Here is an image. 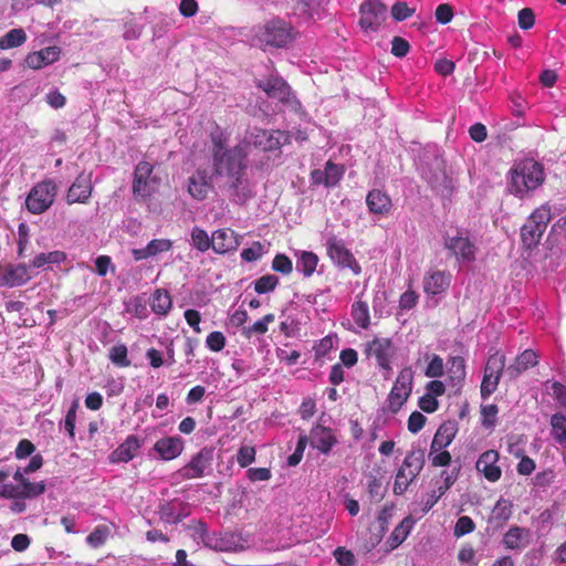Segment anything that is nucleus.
<instances>
[{
    "label": "nucleus",
    "instance_id": "1",
    "mask_svg": "<svg viewBox=\"0 0 566 566\" xmlns=\"http://www.w3.org/2000/svg\"><path fill=\"white\" fill-rule=\"evenodd\" d=\"M248 144L240 143L222 155L216 154L212 157L213 175L224 179L226 186L237 192L243 184L244 170L247 168Z\"/></svg>",
    "mask_w": 566,
    "mask_h": 566
},
{
    "label": "nucleus",
    "instance_id": "2",
    "mask_svg": "<svg viewBox=\"0 0 566 566\" xmlns=\"http://www.w3.org/2000/svg\"><path fill=\"white\" fill-rule=\"evenodd\" d=\"M510 192L520 198L537 189L545 180L543 165L533 159H526L516 164L510 170Z\"/></svg>",
    "mask_w": 566,
    "mask_h": 566
},
{
    "label": "nucleus",
    "instance_id": "3",
    "mask_svg": "<svg viewBox=\"0 0 566 566\" xmlns=\"http://www.w3.org/2000/svg\"><path fill=\"white\" fill-rule=\"evenodd\" d=\"M293 28L281 19L268 21L259 28L254 40L263 49L266 46L283 48L293 41Z\"/></svg>",
    "mask_w": 566,
    "mask_h": 566
},
{
    "label": "nucleus",
    "instance_id": "4",
    "mask_svg": "<svg viewBox=\"0 0 566 566\" xmlns=\"http://www.w3.org/2000/svg\"><path fill=\"white\" fill-rule=\"evenodd\" d=\"M551 218L552 213L548 205H542L536 208L528 217L526 223L521 229L522 243L526 249L531 250L539 243Z\"/></svg>",
    "mask_w": 566,
    "mask_h": 566
},
{
    "label": "nucleus",
    "instance_id": "5",
    "mask_svg": "<svg viewBox=\"0 0 566 566\" xmlns=\"http://www.w3.org/2000/svg\"><path fill=\"white\" fill-rule=\"evenodd\" d=\"M423 465L424 452L421 449L408 452L396 473L394 493L396 495H402L407 491L408 486L420 474Z\"/></svg>",
    "mask_w": 566,
    "mask_h": 566
},
{
    "label": "nucleus",
    "instance_id": "6",
    "mask_svg": "<svg viewBox=\"0 0 566 566\" xmlns=\"http://www.w3.org/2000/svg\"><path fill=\"white\" fill-rule=\"evenodd\" d=\"M56 186L51 180H44L31 188L25 199L27 209L33 214L46 211L53 203Z\"/></svg>",
    "mask_w": 566,
    "mask_h": 566
},
{
    "label": "nucleus",
    "instance_id": "7",
    "mask_svg": "<svg viewBox=\"0 0 566 566\" xmlns=\"http://www.w3.org/2000/svg\"><path fill=\"white\" fill-rule=\"evenodd\" d=\"M154 166L148 161H139L134 170L133 193L136 199L145 200L156 190L159 179L153 176Z\"/></svg>",
    "mask_w": 566,
    "mask_h": 566
},
{
    "label": "nucleus",
    "instance_id": "8",
    "mask_svg": "<svg viewBox=\"0 0 566 566\" xmlns=\"http://www.w3.org/2000/svg\"><path fill=\"white\" fill-rule=\"evenodd\" d=\"M413 373L410 367L402 368L388 395V410L397 413L412 391Z\"/></svg>",
    "mask_w": 566,
    "mask_h": 566
},
{
    "label": "nucleus",
    "instance_id": "9",
    "mask_svg": "<svg viewBox=\"0 0 566 566\" xmlns=\"http://www.w3.org/2000/svg\"><path fill=\"white\" fill-rule=\"evenodd\" d=\"M504 367L505 356L502 353L495 352L488 358L480 389L483 399L489 398L496 390Z\"/></svg>",
    "mask_w": 566,
    "mask_h": 566
},
{
    "label": "nucleus",
    "instance_id": "10",
    "mask_svg": "<svg viewBox=\"0 0 566 566\" xmlns=\"http://www.w3.org/2000/svg\"><path fill=\"white\" fill-rule=\"evenodd\" d=\"M359 25L364 31L377 32L387 19V7L380 0H365L359 6Z\"/></svg>",
    "mask_w": 566,
    "mask_h": 566
},
{
    "label": "nucleus",
    "instance_id": "11",
    "mask_svg": "<svg viewBox=\"0 0 566 566\" xmlns=\"http://www.w3.org/2000/svg\"><path fill=\"white\" fill-rule=\"evenodd\" d=\"M213 460V451L202 448L190 461L181 467L175 474L182 481L200 479L210 470Z\"/></svg>",
    "mask_w": 566,
    "mask_h": 566
},
{
    "label": "nucleus",
    "instance_id": "12",
    "mask_svg": "<svg viewBox=\"0 0 566 566\" xmlns=\"http://www.w3.org/2000/svg\"><path fill=\"white\" fill-rule=\"evenodd\" d=\"M327 255L339 268L350 269L355 274L360 273V266L354 254L346 248L345 242L332 235L326 241Z\"/></svg>",
    "mask_w": 566,
    "mask_h": 566
},
{
    "label": "nucleus",
    "instance_id": "13",
    "mask_svg": "<svg viewBox=\"0 0 566 566\" xmlns=\"http://www.w3.org/2000/svg\"><path fill=\"white\" fill-rule=\"evenodd\" d=\"M395 352L396 349L392 340L387 337H375L365 346V354L368 357H375L379 368L387 373L391 370L390 360L394 357Z\"/></svg>",
    "mask_w": 566,
    "mask_h": 566
},
{
    "label": "nucleus",
    "instance_id": "14",
    "mask_svg": "<svg viewBox=\"0 0 566 566\" xmlns=\"http://www.w3.org/2000/svg\"><path fill=\"white\" fill-rule=\"evenodd\" d=\"M30 280L31 275L24 263H6L0 265V286H22Z\"/></svg>",
    "mask_w": 566,
    "mask_h": 566
},
{
    "label": "nucleus",
    "instance_id": "15",
    "mask_svg": "<svg viewBox=\"0 0 566 566\" xmlns=\"http://www.w3.org/2000/svg\"><path fill=\"white\" fill-rule=\"evenodd\" d=\"M290 143V135L283 130L260 129L253 135V144L262 151H273Z\"/></svg>",
    "mask_w": 566,
    "mask_h": 566
},
{
    "label": "nucleus",
    "instance_id": "16",
    "mask_svg": "<svg viewBox=\"0 0 566 566\" xmlns=\"http://www.w3.org/2000/svg\"><path fill=\"white\" fill-rule=\"evenodd\" d=\"M212 250L218 254L235 251L240 244L239 235L229 228L218 229L211 235Z\"/></svg>",
    "mask_w": 566,
    "mask_h": 566
},
{
    "label": "nucleus",
    "instance_id": "17",
    "mask_svg": "<svg viewBox=\"0 0 566 566\" xmlns=\"http://www.w3.org/2000/svg\"><path fill=\"white\" fill-rule=\"evenodd\" d=\"M61 50L59 46H46L40 51L30 52L24 59V65L28 69L40 70L60 59Z\"/></svg>",
    "mask_w": 566,
    "mask_h": 566
},
{
    "label": "nucleus",
    "instance_id": "18",
    "mask_svg": "<svg viewBox=\"0 0 566 566\" xmlns=\"http://www.w3.org/2000/svg\"><path fill=\"white\" fill-rule=\"evenodd\" d=\"M499 458L500 455L497 451L488 450L483 452L476 461V470L490 482H496L501 479L502 470L496 464Z\"/></svg>",
    "mask_w": 566,
    "mask_h": 566
},
{
    "label": "nucleus",
    "instance_id": "19",
    "mask_svg": "<svg viewBox=\"0 0 566 566\" xmlns=\"http://www.w3.org/2000/svg\"><path fill=\"white\" fill-rule=\"evenodd\" d=\"M185 449L184 440L180 437H165L156 441L154 451L164 461L178 458Z\"/></svg>",
    "mask_w": 566,
    "mask_h": 566
},
{
    "label": "nucleus",
    "instance_id": "20",
    "mask_svg": "<svg viewBox=\"0 0 566 566\" xmlns=\"http://www.w3.org/2000/svg\"><path fill=\"white\" fill-rule=\"evenodd\" d=\"M211 176L205 169H197L189 178L188 192L196 200H203L212 191Z\"/></svg>",
    "mask_w": 566,
    "mask_h": 566
},
{
    "label": "nucleus",
    "instance_id": "21",
    "mask_svg": "<svg viewBox=\"0 0 566 566\" xmlns=\"http://www.w3.org/2000/svg\"><path fill=\"white\" fill-rule=\"evenodd\" d=\"M256 86L262 90L270 98L286 101L290 95V86L281 77L271 75L264 80H259Z\"/></svg>",
    "mask_w": 566,
    "mask_h": 566
},
{
    "label": "nucleus",
    "instance_id": "22",
    "mask_svg": "<svg viewBox=\"0 0 566 566\" xmlns=\"http://www.w3.org/2000/svg\"><path fill=\"white\" fill-rule=\"evenodd\" d=\"M444 245L459 261L471 262L475 259V247L467 237L448 238Z\"/></svg>",
    "mask_w": 566,
    "mask_h": 566
},
{
    "label": "nucleus",
    "instance_id": "23",
    "mask_svg": "<svg viewBox=\"0 0 566 566\" xmlns=\"http://www.w3.org/2000/svg\"><path fill=\"white\" fill-rule=\"evenodd\" d=\"M451 282V274L447 271L434 270L424 275L423 291L430 295L446 292Z\"/></svg>",
    "mask_w": 566,
    "mask_h": 566
},
{
    "label": "nucleus",
    "instance_id": "24",
    "mask_svg": "<svg viewBox=\"0 0 566 566\" xmlns=\"http://www.w3.org/2000/svg\"><path fill=\"white\" fill-rule=\"evenodd\" d=\"M531 543V531L521 526H512L503 535V545L506 549L523 551Z\"/></svg>",
    "mask_w": 566,
    "mask_h": 566
},
{
    "label": "nucleus",
    "instance_id": "25",
    "mask_svg": "<svg viewBox=\"0 0 566 566\" xmlns=\"http://www.w3.org/2000/svg\"><path fill=\"white\" fill-rule=\"evenodd\" d=\"M366 205L370 213L378 216L389 214L392 208L390 196L380 189H373L367 193Z\"/></svg>",
    "mask_w": 566,
    "mask_h": 566
},
{
    "label": "nucleus",
    "instance_id": "26",
    "mask_svg": "<svg viewBox=\"0 0 566 566\" xmlns=\"http://www.w3.org/2000/svg\"><path fill=\"white\" fill-rule=\"evenodd\" d=\"M142 443L137 436H128L111 454L112 462H129L136 457Z\"/></svg>",
    "mask_w": 566,
    "mask_h": 566
},
{
    "label": "nucleus",
    "instance_id": "27",
    "mask_svg": "<svg viewBox=\"0 0 566 566\" xmlns=\"http://www.w3.org/2000/svg\"><path fill=\"white\" fill-rule=\"evenodd\" d=\"M457 433V427L453 422H444L442 423L433 439L430 446V455H432L434 452H438L448 446L451 444Z\"/></svg>",
    "mask_w": 566,
    "mask_h": 566
},
{
    "label": "nucleus",
    "instance_id": "28",
    "mask_svg": "<svg viewBox=\"0 0 566 566\" xmlns=\"http://www.w3.org/2000/svg\"><path fill=\"white\" fill-rule=\"evenodd\" d=\"M311 443L322 453L327 454L336 443V438L332 431L322 426H317L312 430Z\"/></svg>",
    "mask_w": 566,
    "mask_h": 566
},
{
    "label": "nucleus",
    "instance_id": "29",
    "mask_svg": "<svg viewBox=\"0 0 566 566\" xmlns=\"http://www.w3.org/2000/svg\"><path fill=\"white\" fill-rule=\"evenodd\" d=\"M537 355L532 349H525L520 356H517L512 365L507 367V374L511 378H516L523 371L537 365Z\"/></svg>",
    "mask_w": 566,
    "mask_h": 566
},
{
    "label": "nucleus",
    "instance_id": "30",
    "mask_svg": "<svg viewBox=\"0 0 566 566\" xmlns=\"http://www.w3.org/2000/svg\"><path fill=\"white\" fill-rule=\"evenodd\" d=\"M149 305L155 314L166 316L172 307V300L169 292L165 289L155 290L149 298Z\"/></svg>",
    "mask_w": 566,
    "mask_h": 566
},
{
    "label": "nucleus",
    "instance_id": "31",
    "mask_svg": "<svg viewBox=\"0 0 566 566\" xmlns=\"http://www.w3.org/2000/svg\"><path fill=\"white\" fill-rule=\"evenodd\" d=\"M412 526L413 521L411 517L403 518L400 524L394 528L392 533L387 538L386 545L388 546V549L392 551L401 545L408 537Z\"/></svg>",
    "mask_w": 566,
    "mask_h": 566
},
{
    "label": "nucleus",
    "instance_id": "32",
    "mask_svg": "<svg viewBox=\"0 0 566 566\" xmlns=\"http://www.w3.org/2000/svg\"><path fill=\"white\" fill-rule=\"evenodd\" d=\"M352 317L356 325L363 329H367L370 325L369 306L367 302L361 301L358 296L352 305Z\"/></svg>",
    "mask_w": 566,
    "mask_h": 566
},
{
    "label": "nucleus",
    "instance_id": "33",
    "mask_svg": "<svg viewBox=\"0 0 566 566\" xmlns=\"http://www.w3.org/2000/svg\"><path fill=\"white\" fill-rule=\"evenodd\" d=\"M318 256L312 251H302L296 260V270L305 277H310L316 271Z\"/></svg>",
    "mask_w": 566,
    "mask_h": 566
},
{
    "label": "nucleus",
    "instance_id": "34",
    "mask_svg": "<svg viewBox=\"0 0 566 566\" xmlns=\"http://www.w3.org/2000/svg\"><path fill=\"white\" fill-rule=\"evenodd\" d=\"M27 33L23 29H11L0 38V50H9L21 46L27 41Z\"/></svg>",
    "mask_w": 566,
    "mask_h": 566
},
{
    "label": "nucleus",
    "instance_id": "35",
    "mask_svg": "<svg viewBox=\"0 0 566 566\" xmlns=\"http://www.w3.org/2000/svg\"><path fill=\"white\" fill-rule=\"evenodd\" d=\"M448 375L454 386L464 380L465 361L463 357L453 356L448 360Z\"/></svg>",
    "mask_w": 566,
    "mask_h": 566
},
{
    "label": "nucleus",
    "instance_id": "36",
    "mask_svg": "<svg viewBox=\"0 0 566 566\" xmlns=\"http://www.w3.org/2000/svg\"><path fill=\"white\" fill-rule=\"evenodd\" d=\"M92 193L91 180L85 176H78L73 181V202H85Z\"/></svg>",
    "mask_w": 566,
    "mask_h": 566
},
{
    "label": "nucleus",
    "instance_id": "37",
    "mask_svg": "<svg viewBox=\"0 0 566 566\" xmlns=\"http://www.w3.org/2000/svg\"><path fill=\"white\" fill-rule=\"evenodd\" d=\"M67 255L63 251H52L40 253L31 261V266L35 269L43 268L46 264H60L66 260Z\"/></svg>",
    "mask_w": 566,
    "mask_h": 566
},
{
    "label": "nucleus",
    "instance_id": "38",
    "mask_svg": "<svg viewBox=\"0 0 566 566\" xmlns=\"http://www.w3.org/2000/svg\"><path fill=\"white\" fill-rule=\"evenodd\" d=\"M512 503L509 500H499L492 511V520L497 522V525H504L512 516Z\"/></svg>",
    "mask_w": 566,
    "mask_h": 566
},
{
    "label": "nucleus",
    "instance_id": "39",
    "mask_svg": "<svg viewBox=\"0 0 566 566\" xmlns=\"http://www.w3.org/2000/svg\"><path fill=\"white\" fill-rule=\"evenodd\" d=\"M552 436L559 444L566 442V417L563 413H554L551 418Z\"/></svg>",
    "mask_w": 566,
    "mask_h": 566
},
{
    "label": "nucleus",
    "instance_id": "40",
    "mask_svg": "<svg viewBox=\"0 0 566 566\" xmlns=\"http://www.w3.org/2000/svg\"><path fill=\"white\" fill-rule=\"evenodd\" d=\"M210 139L212 143L211 155L214 157L216 154L222 155L228 153L231 148L227 147L228 136L227 134L217 126L210 134Z\"/></svg>",
    "mask_w": 566,
    "mask_h": 566
},
{
    "label": "nucleus",
    "instance_id": "41",
    "mask_svg": "<svg viewBox=\"0 0 566 566\" xmlns=\"http://www.w3.org/2000/svg\"><path fill=\"white\" fill-rule=\"evenodd\" d=\"M433 188L443 197H451L455 190V180L442 171L441 177L436 176Z\"/></svg>",
    "mask_w": 566,
    "mask_h": 566
},
{
    "label": "nucleus",
    "instance_id": "42",
    "mask_svg": "<svg viewBox=\"0 0 566 566\" xmlns=\"http://www.w3.org/2000/svg\"><path fill=\"white\" fill-rule=\"evenodd\" d=\"M191 243L200 252H206L210 248L212 249L211 237L199 227H195L191 231Z\"/></svg>",
    "mask_w": 566,
    "mask_h": 566
},
{
    "label": "nucleus",
    "instance_id": "43",
    "mask_svg": "<svg viewBox=\"0 0 566 566\" xmlns=\"http://www.w3.org/2000/svg\"><path fill=\"white\" fill-rule=\"evenodd\" d=\"M280 280L274 274H265L254 282V291L258 294H265L272 292L279 285Z\"/></svg>",
    "mask_w": 566,
    "mask_h": 566
},
{
    "label": "nucleus",
    "instance_id": "44",
    "mask_svg": "<svg viewBox=\"0 0 566 566\" xmlns=\"http://www.w3.org/2000/svg\"><path fill=\"white\" fill-rule=\"evenodd\" d=\"M325 172L327 179V188H333L340 181L345 170L343 166L328 160L325 164Z\"/></svg>",
    "mask_w": 566,
    "mask_h": 566
},
{
    "label": "nucleus",
    "instance_id": "45",
    "mask_svg": "<svg viewBox=\"0 0 566 566\" xmlns=\"http://www.w3.org/2000/svg\"><path fill=\"white\" fill-rule=\"evenodd\" d=\"M274 314L270 313L264 315L261 319L256 321L253 325L244 328L243 334L251 337L253 334L263 335L268 332V325L274 322Z\"/></svg>",
    "mask_w": 566,
    "mask_h": 566
},
{
    "label": "nucleus",
    "instance_id": "46",
    "mask_svg": "<svg viewBox=\"0 0 566 566\" xmlns=\"http://www.w3.org/2000/svg\"><path fill=\"white\" fill-rule=\"evenodd\" d=\"M127 347L124 344L115 345L109 352L111 361L118 367H128L130 360L127 357Z\"/></svg>",
    "mask_w": 566,
    "mask_h": 566
},
{
    "label": "nucleus",
    "instance_id": "47",
    "mask_svg": "<svg viewBox=\"0 0 566 566\" xmlns=\"http://www.w3.org/2000/svg\"><path fill=\"white\" fill-rule=\"evenodd\" d=\"M18 488L21 493L20 499L34 497L45 491V484L43 482L32 483L28 479L23 484L18 485Z\"/></svg>",
    "mask_w": 566,
    "mask_h": 566
},
{
    "label": "nucleus",
    "instance_id": "48",
    "mask_svg": "<svg viewBox=\"0 0 566 566\" xmlns=\"http://www.w3.org/2000/svg\"><path fill=\"white\" fill-rule=\"evenodd\" d=\"M30 243V228L27 223L21 222L18 226V256L23 258L25 255L27 248Z\"/></svg>",
    "mask_w": 566,
    "mask_h": 566
},
{
    "label": "nucleus",
    "instance_id": "49",
    "mask_svg": "<svg viewBox=\"0 0 566 566\" xmlns=\"http://www.w3.org/2000/svg\"><path fill=\"white\" fill-rule=\"evenodd\" d=\"M272 270L289 275L293 271L292 260L284 253H277L272 261Z\"/></svg>",
    "mask_w": 566,
    "mask_h": 566
},
{
    "label": "nucleus",
    "instance_id": "50",
    "mask_svg": "<svg viewBox=\"0 0 566 566\" xmlns=\"http://www.w3.org/2000/svg\"><path fill=\"white\" fill-rule=\"evenodd\" d=\"M256 449L252 446H241L237 452V462L241 468H248L255 461Z\"/></svg>",
    "mask_w": 566,
    "mask_h": 566
},
{
    "label": "nucleus",
    "instance_id": "51",
    "mask_svg": "<svg viewBox=\"0 0 566 566\" xmlns=\"http://www.w3.org/2000/svg\"><path fill=\"white\" fill-rule=\"evenodd\" d=\"M497 413L499 408L494 403L481 406L482 426L486 429L493 428L496 423Z\"/></svg>",
    "mask_w": 566,
    "mask_h": 566
},
{
    "label": "nucleus",
    "instance_id": "52",
    "mask_svg": "<svg viewBox=\"0 0 566 566\" xmlns=\"http://www.w3.org/2000/svg\"><path fill=\"white\" fill-rule=\"evenodd\" d=\"M416 12V8H410L407 2L397 1L391 7V17L396 21H403L412 17Z\"/></svg>",
    "mask_w": 566,
    "mask_h": 566
},
{
    "label": "nucleus",
    "instance_id": "53",
    "mask_svg": "<svg viewBox=\"0 0 566 566\" xmlns=\"http://www.w3.org/2000/svg\"><path fill=\"white\" fill-rule=\"evenodd\" d=\"M108 534V527L105 525H99L86 537V542L94 548L99 547L105 543Z\"/></svg>",
    "mask_w": 566,
    "mask_h": 566
},
{
    "label": "nucleus",
    "instance_id": "54",
    "mask_svg": "<svg viewBox=\"0 0 566 566\" xmlns=\"http://www.w3.org/2000/svg\"><path fill=\"white\" fill-rule=\"evenodd\" d=\"M264 253V247L260 241H254L251 247L245 248L241 251V259L245 262H253Z\"/></svg>",
    "mask_w": 566,
    "mask_h": 566
},
{
    "label": "nucleus",
    "instance_id": "55",
    "mask_svg": "<svg viewBox=\"0 0 566 566\" xmlns=\"http://www.w3.org/2000/svg\"><path fill=\"white\" fill-rule=\"evenodd\" d=\"M475 528V524L470 516L463 515L458 518L453 534L457 537L464 536L469 533H472Z\"/></svg>",
    "mask_w": 566,
    "mask_h": 566
},
{
    "label": "nucleus",
    "instance_id": "56",
    "mask_svg": "<svg viewBox=\"0 0 566 566\" xmlns=\"http://www.w3.org/2000/svg\"><path fill=\"white\" fill-rule=\"evenodd\" d=\"M443 359L439 355L433 354L424 374L427 377L438 378L443 375Z\"/></svg>",
    "mask_w": 566,
    "mask_h": 566
},
{
    "label": "nucleus",
    "instance_id": "57",
    "mask_svg": "<svg viewBox=\"0 0 566 566\" xmlns=\"http://www.w3.org/2000/svg\"><path fill=\"white\" fill-rule=\"evenodd\" d=\"M207 347L212 352H221L226 346V337L221 332H211L206 339Z\"/></svg>",
    "mask_w": 566,
    "mask_h": 566
},
{
    "label": "nucleus",
    "instance_id": "58",
    "mask_svg": "<svg viewBox=\"0 0 566 566\" xmlns=\"http://www.w3.org/2000/svg\"><path fill=\"white\" fill-rule=\"evenodd\" d=\"M410 50L409 42L401 36H394L391 40V54L396 57H405Z\"/></svg>",
    "mask_w": 566,
    "mask_h": 566
},
{
    "label": "nucleus",
    "instance_id": "59",
    "mask_svg": "<svg viewBox=\"0 0 566 566\" xmlns=\"http://www.w3.org/2000/svg\"><path fill=\"white\" fill-rule=\"evenodd\" d=\"M171 247L172 242L168 239H154L147 244L150 256H155L161 252H167Z\"/></svg>",
    "mask_w": 566,
    "mask_h": 566
},
{
    "label": "nucleus",
    "instance_id": "60",
    "mask_svg": "<svg viewBox=\"0 0 566 566\" xmlns=\"http://www.w3.org/2000/svg\"><path fill=\"white\" fill-rule=\"evenodd\" d=\"M306 443H307L306 436H301L298 438V441H297L294 452L287 458L289 465L295 467L301 462V460L303 458L304 450L306 448Z\"/></svg>",
    "mask_w": 566,
    "mask_h": 566
},
{
    "label": "nucleus",
    "instance_id": "61",
    "mask_svg": "<svg viewBox=\"0 0 566 566\" xmlns=\"http://www.w3.org/2000/svg\"><path fill=\"white\" fill-rule=\"evenodd\" d=\"M334 557L340 566H353L355 564V555L345 547H337L334 551Z\"/></svg>",
    "mask_w": 566,
    "mask_h": 566
},
{
    "label": "nucleus",
    "instance_id": "62",
    "mask_svg": "<svg viewBox=\"0 0 566 566\" xmlns=\"http://www.w3.org/2000/svg\"><path fill=\"white\" fill-rule=\"evenodd\" d=\"M247 476L251 482L269 481L272 478V472L268 468H250L247 471Z\"/></svg>",
    "mask_w": 566,
    "mask_h": 566
},
{
    "label": "nucleus",
    "instance_id": "63",
    "mask_svg": "<svg viewBox=\"0 0 566 566\" xmlns=\"http://www.w3.org/2000/svg\"><path fill=\"white\" fill-rule=\"evenodd\" d=\"M34 450L35 446L30 440L22 439L19 441L15 448L14 455L19 460L25 459L30 457L34 452Z\"/></svg>",
    "mask_w": 566,
    "mask_h": 566
},
{
    "label": "nucleus",
    "instance_id": "64",
    "mask_svg": "<svg viewBox=\"0 0 566 566\" xmlns=\"http://www.w3.org/2000/svg\"><path fill=\"white\" fill-rule=\"evenodd\" d=\"M434 17L441 24L449 23L453 18L452 7L448 3H441L437 7Z\"/></svg>",
    "mask_w": 566,
    "mask_h": 566
}]
</instances>
